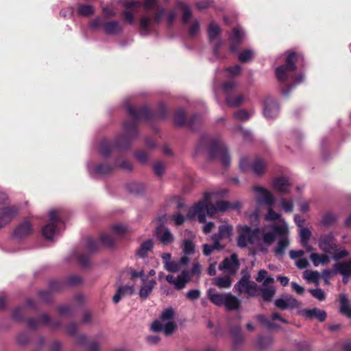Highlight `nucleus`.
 <instances>
[{
	"mask_svg": "<svg viewBox=\"0 0 351 351\" xmlns=\"http://www.w3.org/2000/svg\"><path fill=\"white\" fill-rule=\"evenodd\" d=\"M265 162L259 157H256L251 165V169H252L253 173L258 176L265 173Z\"/></svg>",
	"mask_w": 351,
	"mask_h": 351,
	"instance_id": "31",
	"label": "nucleus"
},
{
	"mask_svg": "<svg viewBox=\"0 0 351 351\" xmlns=\"http://www.w3.org/2000/svg\"><path fill=\"white\" fill-rule=\"evenodd\" d=\"M143 284L139 291V295L143 299H147L152 293L156 282L154 280H151L146 282L145 279H143Z\"/></svg>",
	"mask_w": 351,
	"mask_h": 351,
	"instance_id": "29",
	"label": "nucleus"
},
{
	"mask_svg": "<svg viewBox=\"0 0 351 351\" xmlns=\"http://www.w3.org/2000/svg\"><path fill=\"white\" fill-rule=\"evenodd\" d=\"M226 293H210L208 292V298L215 305L221 306H224Z\"/></svg>",
	"mask_w": 351,
	"mask_h": 351,
	"instance_id": "41",
	"label": "nucleus"
},
{
	"mask_svg": "<svg viewBox=\"0 0 351 351\" xmlns=\"http://www.w3.org/2000/svg\"><path fill=\"white\" fill-rule=\"evenodd\" d=\"M175 315V311L173 308L169 307L165 309L160 316V319L162 322L171 321L173 319Z\"/></svg>",
	"mask_w": 351,
	"mask_h": 351,
	"instance_id": "54",
	"label": "nucleus"
},
{
	"mask_svg": "<svg viewBox=\"0 0 351 351\" xmlns=\"http://www.w3.org/2000/svg\"><path fill=\"white\" fill-rule=\"evenodd\" d=\"M300 235L302 245L305 247L308 251L311 250L312 247L308 245V240L311 236V231L307 228H302L300 230Z\"/></svg>",
	"mask_w": 351,
	"mask_h": 351,
	"instance_id": "42",
	"label": "nucleus"
},
{
	"mask_svg": "<svg viewBox=\"0 0 351 351\" xmlns=\"http://www.w3.org/2000/svg\"><path fill=\"white\" fill-rule=\"evenodd\" d=\"M254 57V52L251 49H245L239 53L238 59L242 63L250 61Z\"/></svg>",
	"mask_w": 351,
	"mask_h": 351,
	"instance_id": "47",
	"label": "nucleus"
},
{
	"mask_svg": "<svg viewBox=\"0 0 351 351\" xmlns=\"http://www.w3.org/2000/svg\"><path fill=\"white\" fill-rule=\"evenodd\" d=\"M230 332L233 337L232 348L234 350H239L244 340L241 326L239 325L231 326Z\"/></svg>",
	"mask_w": 351,
	"mask_h": 351,
	"instance_id": "21",
	"label": "nucleus"
},
{
	"mask_svg": "<svg viewBox=\"0 0 351 351\" xmlns=\"http://www.w3.org/2000/svg\"><path fill=\"white\" fill-rule=\"evenodd\" d=\"M310 258L315 267L318 266L320 263L325 265L329 262V257L325 254L313 253L311 254Z\"/></svg>",
	"mask_w": 351,
	"mask_h": 351,
	"instance_id": "39",
	"label": "nucleus"
},
{
	"mask_svg": "<svg viewBox=\"0 0 351 351\" xmlns=\"http://www.w3.org/2000/svg\"><path fill=\"white\" fill-rule=\"evenodd\" d=\"M253 191L259 193L262 195V198L259 201L264 202L268 205L274 204L275 199L271 193L265 188L259 186H254Z\"/></svg>",
	"mask_w": 351,
	"mask_h": 351,
	"instance_id": "26",
	"label": "nucleus"
},
{
	"mask_svg": "<svg viewBox=\"0 0 351 351\" xmlns=\"http://www.w3.org/2000/svg\"><path fill=\"white\" fill-rule=\"evenodd\" d=\"M178 7L183 11L182 16V23L184 25L187 24L189 22V20L192 15L190 7L183 2L178 3Z\"/></svg>",
	"mask_w": 351,
	"mask_h": 351,
	"instance_id": "38",
	"label": "nucleus"
},
{
	"mask_svg": "<svg viewBox=\"0 0 351 351\" xmlns=\"http://www.w3.org/2000/svg\"><path fill=\"white\" fill-rule=\"evenodd\" d=\"M202 122V117L198 114H193L189 119H186V112L182 108L177 109L173 114V123L177 126L186 125L192 130H196V125Z\"/></svg>",
	"mask_w": 351,
	"mask_h": 351,
	"instance_id": "7",
	"label": "nucleus"
},
{
	"mask_svg": "<svg viewBox=\"0 0 351 351\" xmlns=\"http://www.w3.org/2000/svg\"><path fill=\"white\" fill-rule=\"evenodd\" d=\"M300 314L309 319H317L320 322L325 321L327 314L324 310L317 308H305L300 311Z\"/></svg>",
	"mask_w": 351,
	"mask_h": 351,
	"instance_id": "19",
	"label": "nucleus"
},
{
	"mask_svg": "<svg viewBox=\"0 0 351 351\" xmlns=\"http://www.w3.org/2000/svg\"><path fill=\"white\" fill-rule=\"evenodd\" d=\"M273 343V338L270 336H259L256 341V346L259 348H266Z\"/></svg>",
	"mask_w": 351,
	"mask_h": 351,
	"instance_id": "43",
	"label": "nucleus"
},
{
	"mask_svg": "<svg viewBox=\"0 0 351 351\" xmlns=\"http://www.w3.org/2000/svg\"><path fill=\"white\" fill-rule=\"evenodd\" d=\"M244 33L239 28L234 27L232 29V34L230 36V51L232 53L238 51L239 48L241 44Z\"/></svg>",
	"mask_w": 351,
	"mask_h": 351,
	"instance_id": "18",
	"label": "nucleus"
},
{
	"mask_svg": "<svg viewBox=\"0 0 351 351\" xmlns=\"http://www.w3.org/2000/svg\"><path fill=\"white\" fill-rule=\"evenodd\" d=\"M134 292V285H122L119 286L115 295L112 298V301L114 304H117L120 302L121 298L128 295H132Z\"/></svg>",
	"mask_w": 351,
	"mask_h": 351,
	"instance_id": "22",
	"label": "nucleus"
},
{
	"mask_svg": "<svg viewBox=\"0 0 351 351\" xmlns=\"http://www.w3.org/2000/svg\"><path fill=\"white\" fill-rule=\"evenodd\" d=\"M239 261L236 254H232L230 257H226L219 265L220 270H226L234 274L239 268Z\"/></svg>",
	"mask_w": 351,
	"mask_h": 351,
	"instance_id": "15",
	"label": "nucleus"
},
{
	"mask_svg": "<svg viewBox=\"0 0 351 351\" xmlns=\"http://www.w3.org/2000/svg\"><path fill=\"white\" fill-rule=\"evenodd\" d=\"M319 247L324 252L332 254L337 248L335 239L332 233L321 236L319 239Z\"/></svg>",
	"mask_w": 351,
	"mask_h": 351,
	"instance_id": "13",
	"label": "nucleus"
},
{
	"mask_svg": "<svg viewBox=\"0 0 351 351\" xmlns=\"http://www.w3.org/2000/svg\"><path fill=\"white\" fill-rule=\"evenodd\" d=\"M79 15L84 16H89L93 14L94 8L90 5L80 4L77 8Z\"/></svg>",
	"mask_w": 351,
	"mask_h": 351,
	"instance_id": "44",
	"label": "nucleus"
},
{
	"mask_svg": "<svg viewBox=\"0 0 351 351\" xmlns=\"http://www.w3.org/2000/svg\"><path fill=\"white\" fill-rule=\"evenodd\" d=\"M221 33L220 27L215 23L211 22L208 27V35L210 42H213Z\"/></svg>",
	"mask_w": 351,
	"mask_h": 351,
	"instance_id": "40",
	"label": "nucleus"
},
{
	"mask_svg": "<svg viewBox=\"0 0 351 351\" xmlns=\"http://www.w3.org/2000/svg\"><path fill=\"white\" fill-rule=\"evenodd\" d=\"M237 87V83L234 81H227L222 84L226 103L230 107L240 106L244 101V97L242 94H235Z\"/></svg>",
	"mask_w": 351,
	"mask_h": 351,
	"instance_id": "6",
	"label": "nucleus"
},
{
	"mask_svg": "<svg viewBox=\"0 0 351 351\" xmlns=\"http://www.w3.org/2000/svg\"><path fill=\"white\" fill-rule=\"evenodd\" d=\"M199 27H200V25H199V21L197 20H195L192 23L191 27H189V36L191 38H194L195 36H196L199 31Z\"/></svg>",
	"mask_w": 351,
	"mask_h": 351,
	"instance_id": "62",
	"label": "nucleus"
},
{
	"mask_svg": "<svg viewBox=\"0 0 351 351\" xmlns=\"http://www.w3.org/2000/svg\"><path fill=\"white\" fill-rule=\"evenodd\" d=\"M217 209L218 211L224 212L228 209L238 210L241 207V204L239 202H234L231 203L226 200L217 201L216 203Z\"/></svg>",
	"mask_w": 351,
	"mask_h": 351,
	"instance_id": "27",
	"label": "nucleus"
},
{
	"mask_svg": "<svg viewBox=\"0 0 351 351\" xmlns=\"http://www.w3.org/2000/svg\"><path fill=\"white\" fill-rule=\"evenodd\" d=\"M271 230V231L265 233L263 236V242L268 245L274 242L276 236H285L289 232L288 227L286 225H274Z\"/></svg>",
	"mask_w": 351,
	"mask_h": 351,
	"instance_id": "10",
	"label": "nucleus"
},
{
	"mask_svg": "<svg viewBox=\"0 0 351 351\" xmlns=\"http://www.w3.org/2000/svg\"><path fill=\"white\" fill-rule=\"evenodd\" d=\"M231 279L228 276L219 277L215 279V285L219 288H228L231 286Z\"/></svg>",
	"mask_w": 351,
	"mask_h": 351,
	"instance_id": "53",
	"label": "nucleus"
},
{
	"mask_svg": "<svg viewBox=\"0 0 351 351\" xmlns=\"http://www.w3.org/2000/svg\"><path fill=\"white\" fill-rule=\"evenodd\" d=\"M77 344L87 346L88 351H99L97 342L93 341L87 343V337L83 334L77 336Z\"/></svg>",
	"mask_w": 351,
	"mask_h": 351,
	"instance_id": "32",
	"label": "nucleus"
},
{
	"mask_svg": "<svg viewBox=\"0 0 351 351\" xmlns=\"http://www.w3.org/2000/svg\"><path fill=\"white\" fill-rule=\"evenodd\" d=\"M65 285L66 284L62 282L52 280L49 282V289L51 292L60 291L64 288Z\"/></svg>",
	"mask_w": 351,
	"mask_h": 351,
	"instance_id": "60",
	"label": "nucleus"
},
{
	"mask_svg": "<svg viewBox=\"0 0 351 351\" xmlns=\"http://www.w3.org/2000/svg\"><path fill=\"white\" fill-rule=\"evenodd\" d=\"M151 24V19L147 16H143L140 21V27L142 30V34L147 35L149 34V27Z\"/></svg>",
	"mask_w": 351,
	"mask_h": 351,
	"instance_id": "50",
	"label": "nucleus"
},
{
	"mask_svg": "<svg viewBox=\"0 0 351 351\" xmlns=\"http://www.w3.org/2000/svg\"><path fill=\"white\" fill-rule=\"evenodd\" d=\"M114 169L118 167L121 169H125L128 171H131L133 169L132 164L128 160H124L121 162H119L118 159L114 160Z\"/></svg>",
	"mask_w": 351,
	"mask_h": 351,
	"instance_id": "57",
	"label": "nucleus"
},
{
	"mask_svg": "<svg viewBox=\"0 0 351 351\" xmlns=\"http://www.w3.org/2000/svg\"><path fill=\"white\" fill-rule=\"evenodd\" d=\"M340 304L339 312L347 317H351V306L349 305L348 296L345 293H341L339 296Z\"/></svg>",
	"mask_w": 351,
	"mask_h": 351,
	"instance_id": "25",
	"label": "nucleus"
},
{
	"mask_svg": "<svg viewBox=\"0 0 351 351\" xmlns=\"http://www.w3.org/2000/svg\"><path fill=\"white\" fill-rule=\"evenodd\" d=\"M279 112V104L276 99L268 97L264 101L263 114L267 119L276 118Z\"/></svg>",
	"mask_w": 351,
	"mask_h": 351,
	"instance_id": "12",
	"label": "nucleus"
},
{
	"mask_svg": "<svg viewBox=\"0 0 351 351\" xmlns=\"http://www.w3.org/2000/svg\"><path fill=\"white\" fill-rule=\"evenodd\" d=\"M56 225L53 223H48L42 229L43 236L47 240H52L55 234L58 232Z\"/></svg>",
	"mask_w": 351,
	"mask_h": 351,
	"instance_id": "36",
	"label": "nucleus"
},
{
	"mask_svg": "<svg viewBox=\"0 0 351 351\" xmlns=\"http://www.w3.org/2000/svg\"><path fill=\"white\" fill-rule=\"evenodd\" d=\"M258 228L252 230L247 226H244L242 229V233L238 237V246L240 247H245L248 243L253 244V239L258 234Z\"/></svg>",
	"mask_w": 351,
	"mask_h": 351,
	"instance_id": "11",
	"label": "nucleus"
},
{
	"mask_svg": "<svg viewBox=\"0 0 351 351\" xmlns=\"http://www.w3.org/2000/svg\"><path fill=\"white\" fill-rule=\"evenodd\" d=\"M280 237H281L278 240L277 245L274 250V254L276 256H284L285 250L289 245V241L287 238V235Z\"/></svg>",
	"mask_w": 351,
	"mask_h": 351,
	"instance_id": "30",
	"label": "nucleus"
},
{
	"mask_svg": "<svg viewBox=\"0 0 351 351\" xmlns=\"http://www.w3.org/2000/svg\"><path fill=\"white\" fill-rule=\"evenodd\" d=\"M40 322L46 325H49L53 328L59 327L61 322L59 321H51V317L46 313H43L40 316Z\"/></svg>",
	"mask_w": 351,
	"mask_h": 351,
	"instance_id": "48",
	"label": "nucleus"
},
{
	"mask_svg": "<svg viewBox=\"0 0 351 351\" xmlns=\"http://www.w3.org/2000/svg\"><path fill=\"white\" fill-rule=\"evenodd\" d=\"M114 169V164L110 165L108 162L98 163L95 167V172L97 174L106 175L111 173Z\"/></svg>",
	"mask_w": 351,
	"mask_h": 351,
	"instance_id": "37",
	"label": "nucleus"
},
{
	"mask_svg": "<svg viewBox=\"0 0 351 351\" xmlns=\"http://www.w3.org/2000/svg\"><path fill=\"white\" fill-rule=\"evenodd\" d=\"M153 247L154 242L152 239H147L141 243L136 251V255L140 258H145L147 256L148 252L152 250Z\"/></svg>",
	"mask_w": 351,
	"mask_h": 351,
	"instance_id": "33",
	"label": "nucleus"
},
{
	"mask_svg": "<svg viewBox=\"0 0 351 351\" xmlns=\"http://www.w3.org/2000/svg\"><path fill=\"white\" fill-rule=\"evenodd\" d=\"M336 221V215L330 212H328L323 216L322 223L324 226H330L335 223Z\"/></svg>",
	"mask_w": 351,
	"mask_h": 351,
	"instance_id": "52",
	"label": "nucleus"
},
{
	"mask_svg": "<svg viewBox=\"0 0 351 351\" xmlns=\"http://www.w3.org/2000/svg\"><path fill=\"white\" fill-rule=\"evenodd\" d=\"M38 295L44 302L48 303L51 300V291L49 290H41L38 292Z\"/></svg>",
	"mask_w": 351,
	"mask_h": 351,
	"instance_id": "63",
	"label": "nucleus"
},
{
	"mask_svg": "<svg viewBox=\"0 0 351 351\" xmlns=\"http://www.w3.org/2000/svg\"><path fill=\"white\" fill-rule=\"evenodd\" d=\"M304 278L308 281L318 283L319 274L317 271L306 270L304 272Z\"/></svg>",
	"mask_w": 351,
	"mask_h": 351,
	"instance_id": "55",
	"label": "nucleus"
},
{
	"mask_svg": "<svg viewBox=\"0 0 351 351\" xmlns=\"http://www.w3.org/2000/svg\"><path fill=\"white\" fill-rule=\"evenodd\" d=\"M154 174L157 177H162L165 173L166 167L164 162L161 161L156 162L152 166Z\"/></svg>",
	"mask_w": 351,
	"mask_h": 351,
	"instance_id": "49",
	"label": "nucleus"
},
{
	"mask_svg": "<svg viewBox=\"0 0 351 351\" xmlns=\"http://www.w3.org/2000/svg\"><path fill=\"white\" fill-rule=\"evenodd\" d=\"M289 183L285 177L275 178L273 182V187L276 191L286 194L289 193Z\"/></svg>",
	"mask_w": 351,
	"mask_h": 351,
	"instance_id": "24",
	"label": "nucleus"
},
{
	"mask_svg": "<svg viewBox=\"0 0 351 351\" xmlns=\"http://www.w3.org/2000/svg\"><path fill=\"white\" fill-rule=\"evenodd\" d=\"M151 329L154 332L163 331L166 336H170L177 329V324L173 321H169L163 325L160 320H155L152 324Z\"/></svg>",
	"mask_w": 351,
	"mask_h": 351,
	"instance_id": "17",
	"label": "nucleus"
},
{
	"mask_svg": "<svg viewBox=\"0 0 351 351\" xmlns=\"http://www.w3.org/2000/svg\"><path fill=\"white\" fill-rule=\"evenodd\" d=\"M19 207L16 205H10L0 208V229L10 224L18 216Z\"/></svg>",
	"mask_w": 351,
	"mask_h": 351,
	"instance_id": "8",
	"label": "nucleus"
},
{
	"mask_svg": "<svg viewBox=\"0 0 351 351\" xmlns=\"http://www.w3.org/2000/svg\"><path fill=\"white\" fill-rule=\"evenodd\" d=\"M134 156L136 159L142 164L146 163L149 158L148 152L145 150H138L135 152Z\"/></svg>",
	"mask_w": 351,
	"mask_h": 351,
	"instance_id": "59",
	"label": "nucleus"
},
{
	"mask_svg": "<svg viewBox=\"0 0 351 351\" xmlns=\"http://www.w3.org/2000/svg\"><path fill=\"white\" fill-rule=\"evenodd\" d=\"M276 293V289L272 287H260L258 289V295L261 294L262 299L265 302H270Z\"/></svg>",
	"mask_w": 351,
	"mask_h": 351,
	"instance_id": "35",
	"label": "nucleus"
},
{
	"mask_svg": "<svg viewBox=\"0 0 351 351\" xmlns=\"http://www.w3.org/2000/svg\"><path fill=\"white\" fill-rule=\"evenodd\" d=\"M249 112L244 109H240L234 113V117L240 121H247L250 119Z\"/></svg>",
	"mask_w": 351,
	"mask_h": 351,
	"instance_id": "58",
	"label": "nucleus"
},
{
	"mask_svg": "<svg viewBox=\"0 0 351 351\" xmlns=\"http://www.w3.org/2000/svg\"><path fill=\"white\" fill-rule=\"evenodd\" d=\"M224 302V306L228 311L237 310L241 306V301L231 293H226Z\"/></svg>",
	"mask_w": 351,
	"mask_h": 351,
	"instance_id": "28",
	"label": "nucleus"
},
{
	"mask_svg": "<svg viewBox=\"0 0 351 351\" xmlns=\"http://www.w3.org/2000/svg\"><path fill=\"white\" fill-rule=\"evenodd\" d=\"M166 280L173 285L176 289L181 290L185 287L186 284L190 280L189 271L183 270L176 279L173 276L169 274L166 276Z\"/></svg>",
	"mask_w": 351,
	"mask_h": 351,
	"instance_id": "14",
	"label": "nucleus"
},
{
	"mask_svg": "<svg viewBox=\"0 0 351 351\" xmlns=\"http://www.w3.org/2000/svg\"><path fill=\"white\" fill-rule=\"evenodd\" d=\"M302 58L303 57L300 53L295 51L287 52L285 64L276 69L275 73L276 78L282 85L281 88L282 95L288 96L294 86L293 84L287 83V80L289 77L296 84L300 83L304 80V75L302 73L295 76L294 78H293L292 76V73L296 69V62L300 59Z\"/></svg>",
	"mask_w": 351,
	"mask_h": 351,
	"instance_id": "2",
	"label": "nucleus"
},
{
	"mask_svg": "<svg viewBox=\"0 0 351 351\" xmlns=\"http://www.w3.org/2000/svg\"><path fill=\"white\" fill-rule=\"evenodd\" d=\"M232 226L229 224H223L219 226L218 232L223 239H228L232 233Z\"/></svg>",
	"mask_w": 351,
	"mask_h": 351,
	"instance_id": "46",
	"label": "nucleus"
},
{
	"mask_svg": "<svg viewBox=\"0 0 351 351\" xmlns=\"http://www.w3.org/2000/svg\"><path fill=\"white\" fill-rule=\"evenodd\" d=\"M195 252V245L189 239H185L183 243V252L185 255L193 254Z\"/></svg>",
	"mask_w": 351,
	"mask_h": 351,
	"instance_id": "56",
	"label": "nucleus"
},
{
	"mask_svg": "<svg viewBox=\"0 0 351 351\" xmlns=\"http://www.w3.org/2000/svg\"><path fill=\"white\" fill-rule=\"evenodd\" d=\"M103 29L107 35H117L122 32L123 27L119 22L113 20L104 23Z\"/></svg>",
	"mask_w": 351,
	"mask_h": 351,
	"instance_id": "23",
	"label": "nucleus"
},
{
	"mask_svg": "<svg viewBox=\"0 0 351 351\" xmlns=\"http://www.w3.org/2000/svg\"><path fill=\"white\" fill-rule=\"evenodd\" d=\"M30 335L26 332H21L16 337L17 343L21 346H26L30 342Z\"/></svg>",
	"mask_w": 351,
	"mask_h": 351,
	"instance_id": "51",
	"label": "nucleus"
},
{
	"mask_svg": "<svg viewBox=\"0 0 351 351\" xmlns=\"http://www.w3.org/2000/svg\"><path fill=\"white\" fill-rule=\"evenodd\" d=\"M211 193H204V199L199 201L194 206L191 208L186 217L189 219H193L197 217L199 223H204L206 221V215L213 216L217 211V205L213 204L209 202Z\"/></svg>",
	"mask_w": 351,
	"mask_h": 351,
	"instance_id": "4",
	"label": "nucleus"
},
{
	"mask_svg": "<svg viewBox=\"0 0 351 351\" xmlns=\"http://www.w3.org/2000/svg\"><path fill=\"white\" fill-rule=\"evenodd\" d=\"M250 278L249 273H243L234 288L240 294H246L248 297L254 298L258 295L259 286L255 282L250 280Z\"/></svg>",
	"mask_w": 351,
	"mask_h": 351,
	"instance_id": "5",
	"label": "nucleus"
},
{
	"mask_svg": "<svg viewBox=\"0 0 351 351\" xmlns=\"http://www.w3.org/2000/svg\"><path fill=\"white\" fill-rule=\"evenodd\" d=\"M156 235L163 245H169L174 241V237L169 228L159 226L156 228Z\"/></svg>",
	"mask_w": 351,
	"mask_h": 351,
	"instance_id": "20",
	"label": "nucleus"
},
{
	"mask_svg": "<svg viewBox=\"0 0 351 351\" xmlns=\"http://www.w3.org/2000/svg\"><path fill=\"white\" fill-rule=\"evenodd\" d=\"M333 267L341 275L351 276V259L348 261L337 263L334 265Z\"/></svg>",
	"mask_w": 351,
	"mask_h": 351,
	"instance_id": "34",
	"label": "nucleus"
},
{
	"mask_svg": "<svg viewBox=\"0 0 351 351\" xmlns=\"http://www.w3.org/2000/svg\"><path fill=\"white\" fill-rule=\"evenodd\" d=\"M127 110L130 119L123 123V133L114 141L104 138L100 142L99 152L105 158H109L116 149L126 150L130 147L132 142L138 136L137 127L141 120L147 122L164 120L168 115L167 108L163 103L158 104L156 112H153L147 106L138 108L128 106Z\"/></svg>",
	"mask_w": 351,
	"mask_h": 351,
	"instance_id": "1",
	"label": "nucleus"
},
{
	"mask_svg": "<svg viewBox=\"0 0 351 351\" xmlns=\"http://www.w3.org/2000/svg\"><path fill=\"white\" fill-rule=\"evenodd\" d=\"M99 243L108 247H112L114 245L113 238L107 233H103L100 235Z\"/></svg>",
	"mask_w": 351,
	"mask_h": 351,
	"instance_id": "45",
	"label": "nucleus"
},
{
	"mask_svg": "<svg viewBox=\"0 0 351 351\" xmlns=\"http://www.w3.org/2000/svg\"><path fill=\"white\" fill-rule=\"evenodd\" d=\"M308 291L315 298L319 301H324L326 299V294L321 289H311Z\"/></svg>",
	"mask_w": 351,
	"mask_h": 351,
	"instance_id": "61",
	"label": "nucleus"
},
{
	"mask_svg": "<svg viewBox=\"0 0 351 351\" xmlns=\"http://www.w3.org/2000/svg\"><path fill=\"white\" fill-rule=\"evenodd\" d=\"M165 268L169 272L175 273L180 270V267L178 262L171 261L169 263H166L165 265Z\"/></svg>",
	"mask_w": 351,
	"mask_h": 351,
	"instance_id": "64",
	"label": "nucleus"
},
{
	"mask_svg": "<svg viewBox=\"0 0 351 351\" xmlns=\"http://www.w3.org/2000/svg\"><path fill=\"white\" fill-rule=\"evenodd\" d=\"M204 147L208 151L210 160H219L226 168L230 166L231 160L228 149L221 141L204 135L197 144L196 153L200 152Z\"/></svg>",
	"mask_w": 351,
	"mask_h": 351,
	"instance_id": "3",
	"label": "nucleus"
},
{
	"mask_svg": "<svg viewBox=\"0 0 351 351\" xmlns=\"http://www.w3.org/2000/svg\"><path fill=\"white\" fill-rule=\"evenodd\" d=\"M34 232L32 223L28 220H24L18 224L14 229L12 237L16 240H23L30 236Z\"/></svg>",
	"mask_w": 351,
	"mask_h": 351,
	"instance_id": "9",
	"label": "nucleus"
},
{
	"mask_svg": "<svg viewBox=\"0 0 351 351\" xmlns=\"http://www.w3.org/2000/svg\"><path fill=\"white\" fill-rule=\"evenodd\" d=\"M274 304L278 308L283 311L298 308L300 303L293 296L287 295L283 298L276 300Z\"/></svg>",
	"mask_w": 351,
	"mask_h": 351,
	"instance_id": "16",
	"label": "nucleus"
}]
</instances>
